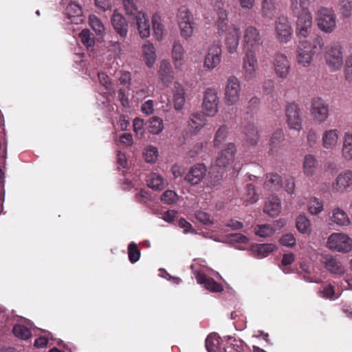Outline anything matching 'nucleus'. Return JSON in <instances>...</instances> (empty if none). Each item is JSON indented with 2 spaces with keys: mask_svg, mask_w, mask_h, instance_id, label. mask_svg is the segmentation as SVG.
Listing matches in <instances>:
<instances>
[{
  "mask_svg": "<svg viewBox=\"0 0 352 352\" xmlns=\"http://www.w3.org/2000/svg\"><path fill=\"white\" fill-rule=\"evenodd\" d=\"M312 53H320L324 47L322 38L319 35H316L312 41V45L310 46Z\"/></svg>",
  "mask_w": 352,
  "mask_h": 352,
  "instance_id": "nucleus-59",
  "label": "nucleus"
},
{
  "mask_svg": "<svg viewBox=\"0 0 352 352\" xmlns=\"http://www.w3.org/2000/svg\"><path fill=\"white\" fill-rule=\"evenodd\" d=\"M280 243L284 246L292 248L296 245V240L292 234L287 233L280 237Z\"/></svg>",
  "mask_w": 352,
  "mask_h": 352,
  "instance_id": "nucleus-61",
  "label": "nucleus"
},
{
  "mask_svg": "<svg viewBox=\"0 0 352 352\" xmlns=\"http://www.w3.org/2000/svg\"><path fill=\"white\" fill-rule=\"evenodd\" d=\"M12 332L14 335L20 340H27L32 336L30 329L21 324H16L14 326Z\"/></svg>",
  "mask_w": 352,
  "mask_h": 352,
  "instance_id": "nucleus-41",
  "label": "nucleus"
},
{
  "mask_svg": "<svg viewBox=\"0 0 352 352\" xmlns=\"http://www.w3.org/2000/svg\"><path fill=\"white\" fill-rule=\"evenodd\" d=\"M329 105L322 98H316L311 102V115L314 120L318 123H323L329 117Z\"/></svg>",
  "mask_w": 352,
  "mask_h": 352,
  "instance_id": "nucleus-8",
  "label": "nucleus"
},
{
  "mask_svg": "<svg viewBox=\"0 0 352 352\" xmlns=\"http://www.w3.org/2000/svg\"><path fill=\"white\" fill-rule=\"evenodd\" d=\"M327 65L332 71L339 70L343 63L342 47L338 43L333 44L325 55Z\"/></svg>",
  "mask_w": 352,
  "mask_h": 352,
  "instance_id": "nucleus-11",
  "label": "nucleus"
},
{
  "mask_svg": "<svg viewBox=\"0 0 352 352\" xmlns=\"http://www.w3.org/2000/svg\"><path fill=\"white\" fill-rule=\"evenodd\" d=\"M338 140V131L336 129L324 131L322 134V146L326 149L333 148Z\"/></svg>",
  "mask_w": 352,
  "mask_h": 352,
  "instance_id": "nucleus-26",
  "label": "nucleus"
},
{
  "mask_svg": "<svg viewBox=\"0 0 352 352\" xmlns=\"http://www.w3.org/2000/svg\"><path fill=\"white\" fill-rule=\"evenodd\" d=\"M171 57L175 68L182 70L185 63V50L179 41H175L173 44Z\"/></svg>",
  "mask_w": 352,
  "mask_h": 352,
  "instance_id": "nucleus-19",
  "label": "nucleus"
},
{
  "mask_svg": "<svg viewBox=\"0 0 352 352\" xmlns=\"http://www.w3.org/2000/svg\"><path fill=\"white\" fill-rule=\"evenodd\" d=\"M241 82L234 76H230L224 88V101L228 106L236 104L240 98Z\"/></svg>",
  "mask_w": 352,
  "mask_h": 352,
  "instance_id": "nucleus-5",
  "label": "nucleus"
},
{
  "mask_svg": "<svg viewBox=\"0 0 352 352\" xmlns=\"http://www.w3.org/2000/svg\"><path fill=\"white\" fill-rule=\"evenodd\" d=\"M322 263L326 270L331 274L341 275L345 272L344 267L342 263L333 256L324 257Z\"/></svg>",
  "mask_w": 352,
  "mask_h": 352,
  "instance_id": "nucleus-22",
  "label": "nucleus"
},
{
  "mask_svg": "<svg viewBox=\"0 0 352 352\" xmlns=\"http://www.w3.org/2000/svg\"><path fill=\"white\" fill-rule=\"evenodd\" d=\"M276 12L277 8L273 0H263L262 13L264 16L272 19Z\"/></svg>",
  "mask_w": 352,
  "mask_h": 352,
  "instance_id": "nucleus-40",
  "label": "nucleus"
},
{
  "mask_svg": "<svg viewBox=\"0 0 352 352\" xmlns=\"http://www.w3.org/2000/svg\"><path fill=\"white\" fill-rule=\"evenodd\" d=\"M196 280L199 284L203 285L206 289L210 292H219L223 290V286L220 283L204 273H198L196 276Z\"/></svg>",
  "mask_w": 352,
  "mask_h": 352,
  "instance_id": "nucleus-23",
  "label": "nucleus"
},
{
  "mask_svg": "<svg viewBox=\"0 0 352 352\" xmlns=\"http://www.w3.org/2000/svg\"><path fill=\"white\" fill-rule=\"evenodd\" d=\"M229 128L227 125H221L216 131L213 143L214 147H219L226 140Z\"/></svg>",
  "mask_w": 352,
  "mask_h": 352,
  "instance_id": "nucleus-44",
  "label": "nucleus"
},
{
  "mask_svg": "<svg viewBox=\"0 0 352 352\" xmlns=\"http://www.w3.org/2000/svg\"><path fill=\"white\" fill-rule=\"evenodd\" d=\"M122 3L126 14L132 16L133 19H135L139 14L142 13L138 9L137 0H122Z\"/></svg>",
  "mask_w": 352,
  "mask_h": 352,
  "instance_id": "nucleus-39",
  "label": "nucleus"
},
{
  "mask_svg": "<svg viewBox=\"0 0 352 352\" xmlns=\"http://www.w3.org/2000/svg\"><path fill=\"white\" fill-rule=\"evenodd\" d=\"M65 15L72 23L80 24L84 21L82 8L76 2H70L67 6Z\"/></svg>",
  "mask_w": 352,
  "mask_h": 352,
  "instance_id": "nucleus-18",
  "label": "nucleus"
},
{
  "mask_svg": "<svg viewBox=\"0 0 352 352\" xmlns=\"http://www.w3.org/2000/svg\"><path fill=\"white\" fill-rule=\"evenodd\" d=\"M352 187V170L342 171L337 176L332 184L333 190L338 192H344Z\"/></svg>",
  "mask_w": 352,
  "mask_h": 352,
  "instance_id": "nucleus-15",
  "label": "nucleus"
},
{
  "mask_svg": "<svg viewBox=\"0 0 352 352\" xmlns=\"http://www.w3.org/2000/svg\"><path fill=\"white\" fill-rule=\"evenodd\" d=\"M236 147L234 144L228 143L226 148L218 155L216 166L219 168H227L234 161Z\"/></svg>",
  "mask_w": 352,
  "mask_h": 352,
  "instance_id": "nucleus-13",
  "label": "nucleus"
},
{
  "mask_svg": "<svg viewBox=\"0 0 352 352\" xmlns=\"http://www.w3.org/2000/svg\"><path fill=\"white\" fill-rule=\"evenodd\" d=\"M89 25L92 30L98 35L104 33L105 28L102 22L95 15H91L89 19Z\"/></svg>",
  "mask_w": 352,
  "mask_h": 352,
  "instance_id": "nucleus-46",
  "label": "nucleus"
},
{
  "mask_svg": "<svg viewBox=\"0 0 352 352\" xmlns=\"http://www.w3.org/2000/svg\"><path fill=\"white\" fill-rule=\"evenodd\" d=\"M342 155L347 161L352 160V133L346 132L343 138Z\"/></svg>",
  "mask_w": 352,
  "mask_h": 352,
  "instance_id": "nucleus-34",
  "label": "nucleus"
},
{
  "mask_svg": "<svg viewBox=\"0 0 352 352\" xmlns=\"http://www.w3.org/2000/svg\"><path fill=\"white\" fill-rule=\"evenodd\" d=\"M282 186V179L277 173H270L266 175L264 188L269 190H278Z\"/></svg>",
  "mask_w": 352,
  "mask_h": 352,
  "instance_id": "nucleus-32",
  "label": "nucleus"
},
{
  "mask_svg": "<svg viewBox=\"0 0 352 352\" xmlns=\"http://www.w3.org/2000/svg\"><path fill=\"white\" fill-rule=\"evenodd\" d=\"M285 140L284 133L282 130H276L271 138L270 143V154L277 153L282 146V143Z\"/></svg>",
  "mask_w": 352,
  "mask_h": 352,
  "instance_id": "nucleus-28",
  "label": "nucleus"
},
{
  "mask_svg": "<svg viewBox=\"0 0 352 352\" xmlns=\"http://www.w3.org/2000/svg\"><path fill=\"white\" fill-rule=\"evenodd\" d=\"M312 54L307 41H300L297 55L298 63L303 67L309 66L312 60Z\"/></svg>",
  "mask_w": 352,
  "mask_h": 352,
  "instance_id": "nucleus-21",
  "label": "nucleus"
},
{
  "mask_svg": "<svg viewBox=\"0 0 352 352\" xmlns=\"http://www.w3.org/2000/svg\"><path fill=\"white\" fill-rule=\"evenodd\" d=\"M206 170V167L204 164H195L190 168L184 179L191 186L197 185L204 179Z\"/></svg>",
  "mask_w": 352,
  "mask_h": 352,
  "instance_id": "nucleus-14",
  "label": "nucleus"
},
{
  "mask_svg": "<svg viewBox=\"0 0 352 352\" xmlns=\"http://www.w3.org/2000/svg\"><path fill=\"white\" fill-rule=\"evenodd\" d=\"M318 28L325 33H331L336 25V16L331 8H320L317 12Z\"/></svg>",
  "mask_w": 352,
  "mask_h": 352,
  "instance_id": "nucleus-3",
  "label": "nucleus"
},
{
  "mask_svg": "<svg viewBox=\"0 0 352 352\" xmlns=\"http://www.w3.org/2000/svg\"><path fill=\"white\" fill-rule=\"evenodd\" d=\"M79 38L81 42L87 47L88 50L91 48L95 43L94 38L91 37L90 31L87 29H84L81 31L79 34Z\"/></svg>",
  "mask_w": 352,
  "mask_h": 352,
  "instance_id": "nucleus-51",
  "label": "nucleus"
},
{
  "mask_svg": "<svg viewBox=\"0 0 352 352\" xmlns=\"http://www.w3.org/2000/svg\"><path fill=\"white\" fill-rule=\"evenodd\" d=\"M246 190L245 201L250 204L255 203L258 199V195L256 192L254 186L252 184H248Z\"/></svg>",
  "mask_w": 352,
  "mask_h": 352,
  "instance_id": "nucleus-57",
  "label": "nucleus"
},
{
  "mask_svg": "<svg viewBox=\"0 0 352 352\" xmlns=\"http://www.w3.org/2000/svg\"><path fill=\"white\" fill-rule=\"evenodd\" d=\"M219 98L214 89L208 88L204 94L202 108L207 116L213 117L218 112Z\"/></svg>",
  "mask_w": 352,
  "mask_h": 352,
  "instance_id": "nucleus-7",
  "label": "nucleus"
},
{
  "mask_svg": "<svg viewBox=\"0 0 352 352\" xmlns=\"http://www.w3.org/2000/svg\"><path fill=\"white\" fill-rule=\"evenodd\" d=\"M293 34V29L287 16H280L274 22V35L280 43L289 42Z\"/></svg>",
  "mask_w": 352,
  "mask_h": 352,
  "instance_id": "nucleus-4",
  "label": "nucleus"
},
{
  "mask_svg": "<svg viewBox=\"0 0 352 352\" xmlns=\"http://www.w3.org/2000/svg\"><path fill=\"white\" fill-rule=\"evenodd\" d=\"M228 343L236 352H245L246 349L245 344L241 340H237L232 336L228 337Z\"/></svg>",
  "mask_w": 352,
  "mask_h": 352,
  "instance_id": "nucleus-55",
  "label": "nucleus"
},
{
  "mask_svg": "<svg viewBox=\"0 0 352 352\" xmlns=\"http://www.w3.org/2000/svg\"><path fill=\"white\" fill-rule=\"evenodd\" d=\"M310 0H290V10L292 14L310 12L309 6Z\"/></svg>",
  "mask_w": 352,
  "mask_h": 352,
  "instance_id": "nucleus-33",
  "label": "nucleus"
},
{
  "mask_svg": "<svg viewBox=\"0 0 352 352\" xmlns=\"http://www.w3.org/2000/svg\"><path fill=\"white\" fill-rule=\"evenodd\" d=\"M287 123L291 129L300 131L302 129V118L300 109L295 102L289 103L285 109Z\"/></svg>",
  "mask_w": 352,
  "mask_h": 352,
  "instance_id": "nucleus-10",
  "label": "nucleus"
},
{
  "mask_svg": "<svg viewBox=\"0 0 352 352\" xmlns=\"http://www.w3.org/2000/svg\"><path fill=\"white\" fill-rule=\"evenodd\" d=\"M159 75L162 83L168 87L174 79L173 72L170 63L168 60H163L161 63Z\"/></svg>",
  "mask_w": 352,
  "mask_h": 352,
  "instance_id": "nucleus-25",
  "label": "nucleus"
},
{
  "mask_svg": "<svg viewBox=\"0 0 352 352\" xmlns=\"http://www.w3.org/2000/svg\"><path fill=\"white\" fill-rule=\"evenodd\" d=\"M263 39L259 30L253 25L245 28L243 32V47L246 54H256Z\"/></svg>",
  "mask_w": 352,
  "mask_h": 352,
  "instance_id": "nucleus-1",
  "label": "nucleus"
},
{
  "mask_svg": "<svg viewBox=\"0 0 352 352\" xmlns=\"http://www.w3.org/2000/svg\"><path fill=\"white\" fill-rule=\"evenodd\" d=\"M178 199L177 193L171 190H166L161 196V201L167 204H175Z\"/></svg>",
  "mask_w": 352,
  "mask_h": 352,
  "instance_id": "nucleus-56",
  "label": "nucleus"
},
{
  "mask_svg": "<svg viewBox=\"0 0 352 352\" xmlns=\"http://www.w3.org/2000/svg\"><path fill=\"white\" fill-rule=\"evenodd\" d=\"M281 210L280 201L277 197H270L265 202L264 212L270 216L274 217L279 214Z\"/></svg>",
  "mask_w": 352,
  "mask_h": 352,
  "instance_id": "nucleus-27",
  "label": "nucleus"
},
{
  "mask_svg": "<svg viewBox=\"0 0 352 352\" xmlns=\"http://www.w3.org/2000/svg\"><path fill=\"white\" fill-rule=\"evenodd\" d=\"M245 140L250 145L257 144L259 140V133L254 124H248L245 126Z\"/></svg>",
  "mask_w": 352,
  "mask_h": 352,
  "instance_id": "nucleus-31",
  "label": "nucleus"
},
{
  "mask_svg": "<svg viewBox=\"0 0 352 352\" xmlns=\"http://www.w3.org/2000/svg\"><path fill=\"white\" fill-rule=\"evenodd\" d=\"M185 100V91L182 85L179 82H175L173 91L175 108L177 110L182 109L184 105Z\"/></svg>",
  "mask_w": 352,
  "mask_h": 352,
  "instance_id": "nucleus-30",
  "label": "nucleus"
},
{
  "mask_svg": "<svg viewBox=\"0 0 352 352\" xmlns=\"http://www.w3.org/2000/svg\"><path fill=\"white\" fill-rule=\"evenodd\" d=\"M134 20L136 21L138 29L142 38H147L150 35L148 19L144 13H140Z\"/></svg>",
  "mask_w": 352,
  "mask_h": 352,
  "instance_id": "nucleus-29",
  "label": "nucleus"
},
{
  "mask_svg": "<svg viewBox=\"0 0 352 352\" xmlns=\"http://www.w3.org/2000/svg\"><path fill=\"white\" fill-rule=\"evenodd\" d=\"M221 60V45L220 41L214 42L208 48L205 56L204 67L211 71L217 67Z\"/></svg>",
  "mask_w": 352,
  "mask_h": 352,
  "instance_id": "nucleus-9",
  "label": "nucleus"
},
{
  "mask_svg": "<svg viewBox=\"0 0 352 352\" xmlns=\"http://www.w3.org/2000/svg\"><path fill=\"white\" fill-rule=\"evenodd\" d=\"M296 18V34L300 41H307L305 39L310 35L312 30V16L311 12L292 14Z\"/></svg>",
  "mask_w": 352,
  "mask_h": 352,
  "instance_id": "nucleus-2",
  "label": "nucleus"
},
{
  "mask_svg": "<svg viewBox=\"0 0 352 352\" xmlns=\"http://www.w3.org/2000/svg\"><path fill=\"white\" fill-rule=\"evenodd\" d=\"M178 24L179 22H186V23H191L193 22L192 16L188 9L184 6L181 7L179 9L178 14Z\"/></svg>",
  "mask_w": 352,
  "mask_h": 352,
  "instance_id": "nucleus-54",
  "label": "nucleus"
},
{
  "mask_svg": "<svg viewBox=\"0 0 352 352\" xmlns=\"http://www.w3.org/2000/svg\"><path fill=\"white\" fill-rule=\"evenodd\" d=\"M228 14L226 11H220L217 14L216 26L219 32H224L228 27Z\"/></svg>",
  "mask_w": 352,
  "mask_h": 352,
  "instance_id": "nucleus-48",
  "label": "nucleus"
},
{
  "mask_svg": "<svg viewBox=\"0 0 352 352\" xmlns=\"http://www.w3.org/2000/svg\"><path fill=\"white\" fill-rule=\"evenodd\" d=\"M274 72L278 78L285 79L290 72L291 65L287 57L281 53L274 55L273 59Z\"/></svg>",
  "mask_w": 352,
  "mask_h": 352,
  "instance_id": "nucleus-12",
  "label": "nucleus"
},
{
  "mask_svg": "<svg viewBox=\"0 0 352 352\" xmlns=\"http://www.w3.org/2000/svg\"><path fill=\"white\" fill-rule=\"evenodd\" d=\"M318 161L312 155H307L303 162V172L308 176H312L316 172Z\"/></svg>",
  "mask_w": 352,
  "mask_h": 352,
  "instance_id": "nucleus-36",
  "label": "nucleus"
},
{
  "mask_svg": "<svg viewBox=\"0 0 352 352\" xmlns=\"http://www.w3.org/2000/svg\"><path fill=\"white\" fill-rule=\"evenodd\" d=\"M296 227L299 232L302 234H310L311 232V222L305 215H299L296 218Z\"/></svg>",
  "mask_w": 352,
  "mask_h": 352,
  "instance_id": "nucleus-37",
  "label": "nucleus"
},
{
  "mask_svg": "<svg viewBox=\"0 0 352 352\" xmlns=\"http://www.w3.org/2000/svg\"><path fill=\"white\" fill-rule=\"evenodd\" d=\"M111 21L116 32L121 37H126L128 33V23L123 15L114 10Z\"/></svg>",
  "mask_w": 352,
  "mask_h": 352,
  "instance_id": "nucleus-20",
  "label": "nucleus"
},
{
  "mask_svg": "<svg viewBox=\"0 0 352 352\" xmlns=\"http://www.w3.org/2000/svg\"><path fill=\"white\" fill-rule=\"evenodd\" d=\"M193 22H179V27L180 29L181 36L185 38L190 37L192 35L193 32Z\"/></svg>",
  "mask_w": 352,
  "mask_h": 352,
  "instance_id": "nucleus-52",
  "label": "nucleus"
},
{
  "mask_svg": "<svg viewBox=\"0 0 352 352\" xmlns=\"http://www.w3.org/2000/svg\"><path fill=\"white\" fill-rule=\"evenodd\" d=\"M345 78L348 82L352 81V54L346 60L344 68Z\"/></svg>",
  "mask_w": 352,
  "mask_h": 352,
  "instance_id": "nucleus-64",
  "label": "nucleus"
},
{
  "mask_svg": "<svg viewBox=\"0 0 352 352\" xmlns=\"http://www.w3.org/2000/svg\"><path fill=\"white\" fill-rule=\"evenodd\" d=\"M129 259L131 263H134L140 259V252L138 249L136 243L131 242L128 246Z\"/></svg>",
  "mask_w": 352,
  "mask_h": 352,
  "instance_id": "nucleus-53",
  "label": "nucleus"
},
{
  "mask_svg": "<svg viewBox=\"0 0 352 352\" xmlns=\"http://www.w3.org/2000/svg\"><path fill=\"white\" fill-rule=\"evenodd\" d=\"M196 219L206 226L212 225L213 221L210 219V216L208 213L204 211H197L195 213Z\"/></svg>",
  "mask_w": 352,
  "mask_h": 352,
  "instance_id": "nucleus-60",
  "label": "nucleus"
},
{
  "mask_svg": "<svg viewBox=\"0 0 352 352\" xmlns=\"http://www.w3.org/2000/svg\"><path fill=\"white\" fill-rule=\"evenodd\" d=\"M331 221L338 226H345L350 223V219L347 214L340 208H336L333 210Z\"/></svg>",
  "mask_w": 352,
  "mask_h": 352,
  "instance_id": "nucleus-35",
  "label": "nucleus"
},
{
  "mask_svg": "<svg viewBox=\"0 0 352 352\" xmlns=\"http://www.w3.org/2000/svg\"><path fill=\"white\" fill-rule=\"evenodd\" d=\"M327 247L337 252H349L352 250V239L342 233H333L328 238Z\"/></svg>",
  "mask_w": 352,
  "mask_h": 352,
  "instance_id": "nucleus-6",
  "label": "nucleus"
},
{
  "mask_svg": "<svg viewBox=\"0 0 352 352\" xmlns=\"http://www.w3.org/2000/svg\"><path fill=\"white\" fill-rule=\"evenodd\" d=\"M143 56L146 65L151 67L154 65V46L149 41L146 42L142 45Z\"/></svg>",
  "mask_w": 352,
  "mask_h": 352,
  "instance_id": "nucleus-38",
  "label": "nucleus"
},
{
  "mask_svg": "<svg viewBox=\"0 0 352 352\" xmlns=\"http://www.w3.org/2000/svg\"><path fill=\"white\" fill-rule=\"evenodd\" d=\"M260 104V99L256 97H252L248 102L247 106V113H254L258 109Z\"/></svg>",
  "mask_w": 352,
  "mask_h": 352,
  "instance_id": "nucleus-62",
  "label": "nucleus"
},
{
  "mask_svg": "<svg viewBox=\"0 0 352 352\" xmlns=\"http://www.w3.org/2000/svg\"><path fill=\"white\" fill-rule=\"evenodd\" d=\"M276 249V245L272 243L259 244L256 247V252L260 257H266Z\"/></svg>",
  "mask_w": 352,
  "mask_h": 352,
  "instance_id": "nucleus-50",
  "label": "nucleus"
},
{
  "mask_svg": "<svg viewBox=\"0 0 352 352\" xmlns=\"http://www.w3.org/2000/svg\"><path fill=\"white\" fill-rule=\"evenodd\" d=\"M205 114L194 113L190 117L188 127L190 133H197L207 123V118Z\"/></svg>",
  "mask_w": 352,
  "mask_h": 352,
  "instance_id": "nucleus-24",
  "label": "nucleus"
},
{
  "mask_svg": "<svg viewBox=\"0 0 352 352\" xmlns=\"http://www.w3.org/2000/svg\"><path fill=\"white\" fill-rule=\"evenodd\" d=\"M243 67L245 80H250L256 77L258 69L256 54L245 53Z\"/></svg>",
  "mask_w": 352,
  "mask_h": 352,
  "instance_id": "nucleus-16",
  "label": "nucleus"
},
{
  "mask_svg": "<svg viewBox=\"0 0 352 352\" xmlns=\"http://www.w3.org/2000/svg\"><path fill=\"white\" fill-rule=\"evenodd\" d=\"M240 29L235 25H232L228 30L226 37V45L229 53L236 52L240 38Z\"/></svg>",
  "mask_w": 352,
  "mask_h": 352,
  "instance_id": "nucleus-17",
  "label": "nucleus"
},
{
  "mask_svg": "<svg viewBox=\"0 0 352 352\" xmlns=\"http://www.w3.org/2000/svg\"><path fill=\"white\" fill-rule=\"evenodd\" d=\"M275 232V229L269 224L258 225L255 228V233L261 237L272 236Z\"/></svg>",
  "mask_w": 352,
  "mask_h": 352,
  "instance_id": "nucleus-47",
  "label": "nucleus"
},
{
  "mask_svg": "<svg viewBox=\"0 0 352 352\" xmlns=\"http://www.w3.org/2000/svg\"><path fill=\"white\" fill-rule=\"evenodd\" d=\"M219 340L216 334H210L206 339V348L208 352H220Z\"/></svg>",
  "mask_w": 352,
  "mask_h": 352,
  "instance_id": "nucleus-45",
  "label": "nucleus"
},
{
  "mask_svg": "<svg viewBox=\"0 0 352 352\" xmlns=\"http://www.w3.org/2000/svg\"><path fill=\"white\" fill-rule=\"evenodd\" d=\"M147 182L148 189L142 190L140 192V195L142 198L140 201L148 204V206L150 207L151 206V204L149 203L152 204V191L154 188V184L152 178H151L150 180H148Z\"/></svg>",
  "mask_w": 352,
  "mask_h": 352,
  "instance_id": "nucleus-43",
  "label": "nucleus"
},
{
  "mask_svg": "<svg viewBox=\"0 0 352 352\" xmlns=\"http://www.w3.org/2000/svg\"><path fill=\"white\" fill-rule=\"evenodd\" d=\"M160 17L155 14V39L157 41L162 40L164 35L166 34L164 25L159 21Z\"/></svg>",
  "mask_w": 352,
  "mask_h": 352,
  "instance_id": "nucleus-58",
  "label": "nucleus"
},
{
  "mask_svg": "<svg viewBox=\"0 0 352 352\" xmlns=\"http://www.w3.org/2000/svg\"><path fill=\"white\" fill-rule=\"evenodd\" d=\"M308 210L312 214H318L323 210V204L318 198L313 197L309 201Z\"/></svg>",
  "mask_w": 352,
  "mask_h": 352,
  "instance_id": "nucleus-49",
  "label": "nucleus"
},
{
  "mask_svg": "<svg viewBox=\"0 0 352 352\" xmlns=\"http://www.w3.org/2000/svg\"><path fill=\"white\" fill-rule=\"evenodd\" d=\"M337 10L340 14L345 18L351 16L352 0H338Z\"/></svg>",
  "mask_w": 352,
  "mask_h": 352,
  "instance_id": "nucleus-42",
  "label": "nucleus"
},
{
  "mask_svg": "<svg viewBox=\"0 0 352 352\" xmlns=\"http://www.w3.org/2000/svg\"><path fill=\"white\" fill-rule=\"evenodd\" d=\"M229 239L232 243L236 244H245L249 241L248 238L241 233L231 234Z\"/></svg>",
  "mask_w": 352,
  "mask_h": 352,
  "instance_id": "nucleus-63",
  "label": "nucleus"
}]
</instances>
